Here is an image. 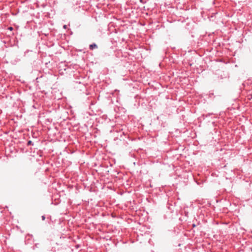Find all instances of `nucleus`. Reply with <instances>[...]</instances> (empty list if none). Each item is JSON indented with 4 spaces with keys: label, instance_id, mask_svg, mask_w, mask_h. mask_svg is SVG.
I'll list each match as a JSON object with an SVG mask.
<instances>
[{
    "label": "nucleus",
    "instance_id": "ddd939ff",
    "mask_svg": "<svg viewBox=\"0 0 252 252\" xmlns=\"http://www.w3.org/2000/svg\"><path fill=\"white\" fill-rule=\"evenodd\" d=\"M193 227L195 226V225L194 224H192Z\"/></svg>",
    "mask_w": 252,
    "mask_h": 252
},
{
    "label": "nucleus",
    "instance_id": "20e7f679",
    "mask_svg": "<svg viewBox=\"0 0 252 252\" xmlns=\"http://www.w3.org/2000/svg\"><path fill=\"white\" fill-rule=\"evenodd\" d=\"M168 206H167L168 209L171 211H173V206L172 205H169V204H168Z\"/></svg>",
    "mask_w": 252,
    "mask_h": 252
},
{
    "label": "nucleus",
    "instance_id": "7ed1b4c3",
    "mask_svg": "<svg viewBox=\"0 0 252 252\" xmlns=\"http://www.w3.org/2000/svg\"><path fill=\"white\" fill-rule=\"evenodd\" d=\"M98 48V46L96 45V44L94 43L92 44H90L89 46V49L91 50H93L94 49H96Z\"/></svg>",
    "mask_w": 252,
    "mask_h": 252
},
{
    "label": "nucleus",
    "instance_id": "423d86ee",
    "mask_svg": "<svg viewBox=\"0 0 252 252\" xmlns=\"http://www.w3.org/2000/svg\"><path fill=\"white\" fill-rule=\"evenodd\" d=\"M41 218H42V220H44L45 219V216H44V215H43V216H42Z\"/></svg>",
    "mask_w": 252,
    "mask_h": 252
},
{
    "label": "nucleus",
    "instance_id": "9d476101",
    "mask_svg": "<svg viewBox=\"0 0 252 252\" xmlns=\"http://www.w3.org/2000/svg\"><path fill=\"white\" fill-rule=\"evenodd\" d=\"M85 163V161L81 162V161H80V164H82V163Z\"/></svg>",
    "mask_w": 252,
    "mask_h": 252
},
{
    "label": "nucleus",
    "instance_id": "f03ea898",
    "mask_svg": "<svg viewBox=\"0 0 252 252\" xmlns=\"http://www.w3.org/2000/svg\"><path fill=\"white\" fill-rule=\"evenodd\" d=\"M88 131V126L86 124H84V126L81 127H80V133L81 132L83 134H86Z\"/></svg>",
    "mask_w": 252,
    "mask_h": 252
},
{
    "label": "nucleus",
    "instance_id": "39448f33",
    "mask_svg": "<svg viewBox=\"0 0 252 252\" xmlns=\"http://www.w3.org/2000/svg\"><path fill=\"white\" fill-rule=\"evenodd\" d=\"M33 145V143H32V141L29 140V141H28L27 145L29 146V145Z\"/></svg>",
    "mask_w": 252,
    "mask_h": 252
},
{
    "label": "nucleus",
    "instance_id": "f257e3e1",
    "mask_svg": "<svg viewBox=\"0 0 252 252\" xmlns=\"http://www.w3.org/2000/svg\"><path fill=\"white\" fill-rule=\"evenodd\" d=\"M182 217L179 218V220H207L205 219L204 215L201 214V211L199 210L196 212V210L192 207H186L181 212Z\"/></svg>",
    "mask_w": 252,
    "mask_h": 252
},
{
    "label": "nucleus",
    "instance_id": "9b49d317",
    "mask_svg": "<svg viewBox=\"0 0 252 252\" xmlns=\"http://www.w3.org/2000/svg\"><path fill=\"white\" fill-rule=\"evenodd\" d=\"M82 86L83 88H85V86H84V84H82Z\"/></svg>",
    "mask_w": 252,
    "mask_h": 252
},
{
    "label": "nucleus",
    "instance_id": "f8f14e48",
    "mask_svg": "<svg viewBox=\"0 0 252 252\" xmlns=\"http://www.w3.org/2000/svg\"><path fill=\"white\" fill-rule=\"evenodd\" d=\"M66 25H64V26H63V28L65 29V28H66Z\"/></svg>",
    "mask_w": 252,
    "mask_h": 252
},
{
    "label": "nucleus",
    "instance_id": "0eeeda50",
    "mask_svg": "<svg viewBox=\"0 0 252 252\" xmlns=\"http://www.w3.org/2000/svg\"><path fill=\"white\" fill-rule=\"evenodd\" d=\"M81 97L85 96V94L84 93H83L82 94H81Z\"/></svg>",
    "mask_w": 252,
    "mask_h": 252
},
{
    "label": "nucleus",
    "instance_id": "1a4fd4ad",
    "mask_svg": "<svg viewBox=\"0 0 252 252\" xmlns=\"http://www.w3.org/2000/svg\"><path fill=\"white\" fill-rule=\"evenodd\" d=\"M211 114L210 113L206 115V117H207L208 116H210Z\"/></svg>",
    "mask_w": 252,
    "mask_h": 252
},
{
    "label": "nucleus",
    "instance_id": "6e6552de",
    "mask_svg": "<svg viewBox=\"0 0 252 252\" xmlns=\"http://www.w3.org/2000/svg\"><path fill=\"white\" fill-rule=\"evenodd\" d=\"M8 30H10V31H12L13 30V28L11 27H10L8 28Z\"/></svg>",
    "mask_w": 252,
    "mask_h": 252
}]
</instances>
